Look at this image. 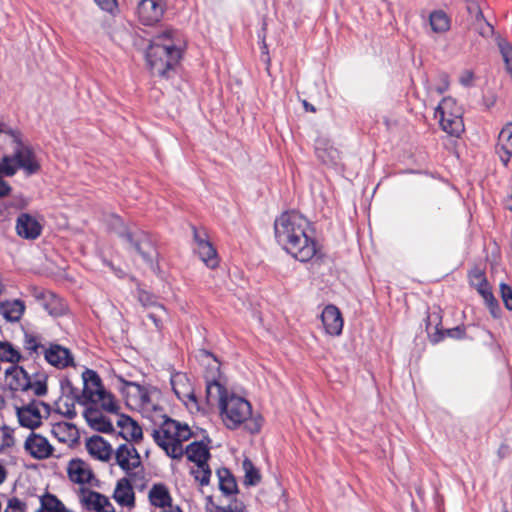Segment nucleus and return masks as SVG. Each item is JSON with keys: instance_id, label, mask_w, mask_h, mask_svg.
<instances>
[{"instance_id": "obj_14", "label": "nucleus", "mask_w": 512, "mask_h": 512, "mask_svg": "<svg viewBox=\"0 0 512 512\" xmlns=\"http://www.w3.org/2000/svg\"><path fill=\"white\" fill-rule=\"evenodd\" d=\"M16 232L24 239L34 240L40 236L42 226L30 214L21 213L16 220Z\"/></svg>"}, {"instance_id": "obj_4", "label": "nucleus", "mask_w": 512, "mask_h": 512, "mask_svg": "<svg viewBox=\"0 0 512 512\" xmlns=\"http://www.w3.org/2000/svg\"><path fill=\"white\" fill-rule=\"evenodd\" d=\"M130 247L133 248L149 265L153 272L158 271V251L155 247L154 240L145 231L137 230L135 232L127 231L121 235Z\"/></svg>"}, {"instance_id": "obj_45", "label": "nucleus", "mask_w": 512, "mask_h": 512, "mask_svg": "<svg viewBox=\"0 0 512 512\" xmlns=\"http://www.w3.org/2000/svg\"><path fill=\"white\" fill-rule=\"evenodd\" d=\"M30 389H32L34 394L38 397L46 395L48 392L47 376L46 375H38L34 381L31 380V388Z\"/></svg>"}, {"instance_id": "obj_48", "label": "nucleus", "mask_w": 512, "mask_h": 512, "mask_svg": "<svg viewBox=\"0 0 512 512\" xmlns=\"http://www.w3.org/2000/svg\"><path fill=\"white\" fill-rule=\"evenodd\" d=\"M126 385L132 387L135 390V395L139 398L143 405L150 403V395L147 388L136 382H126Z\"/></svg>"}, {"instance_id": "obj_24", "label": "nucleus", "mask_w": 512, "mask_h": 512, "mask_svg": "<svg viewBox=\"0 0 512 512\" xmlns=\"http://www.w3.org/2000/svg\"><path fill=\"white\" fill-rule=\"evenodd\" d=\"M497 148L503 152L500 159L507 166L512 156V123L506 124L500 131Z\"/></svg>"}, {"instance_id": "obj_1", "label": "nucleus", "mask_w": 512, "mask_h": 512, "mask_svg": "<svg viewBox=\"0 0 512 512\" xmlns=\"http://www.w3.org/2000/svg\"><path fill=\"white\" fill-rule=\"evenodd\" d=\"M308 225V220L294 210L283 212L274 221L277 243L301 262L311 260L318 253L315 239L306 233Z\"/></svg>"}, {"instance_id": "obj_60", "label": "nucleus", "mask_w": 512, "mask_h": 512, "mask_svg": "<svg viewBox=\"0 0 512 512\" xmlns=\"http://www.w3.org/2000/svg\"><path fill=\"white\" fill-rule=\"evenodd\" d=\"M468 11L470 14H475V17L477 20L479 19H484V16H483V13L479 7V5L475 2H472L469 6H468Z\"/></svg>"}, {"instance_id": "obj_38", "label": "nucleus", "mask_w": 512, "mask_h": 512, "mask_svg": "<svg viewBox=\"0 0 512 512\" xmlns=\"http://www.w3.org/2000/svg\"><path fill=\"white\" fill-rule=\"evenodd\" d=\"M138 300L144 307H153L155 310L165 313V308L158 303L157 297L146 290H138Z\"/></svg>"}, {"instance_id": "obj_33", "label": "nucleus", "mask_w": 512, "mask_h": 512, "mask_svg": "<svg viewBox=\"0 0 512 512\" xmlns=\"http://www.w3.org/2000/svg\"><path fill=\"white\" fill-rule=\"evenodd\" d=\"M52 435L60 442H67L74 438L77 434V429L74 424L67 422H60L53 425L51 430Z\"/></svg>"}, {"instance_id": "obj_3", "label": "nucleus", "mask_w": 512, "mask_h": 512, "mask_svg": "<svg viewBox=\"0 0 512 512\" xmlns=\"http://www.w3.org/2000/svg\"><path fill=\"white\" fill-rule=\"evenodd\" d=\"M220 410L227 428L236 429L239 425L246 423L245 427L250 433L260 431L261 423L258 420L247 422L252 415V407L246 399L236 395L227 396Z\"/></svg>"}, {"instance_id": "obj_12", "label": "nucleus", "mask_w": 512, "mask_h": 512, "mask_svg": "<svg viewBox=\"0 0 512 512\" xmlns=\"http://www.w3.org/2000/svg\"><path fill=\"white\" fill-rule=\"evenodd\" d=\"M470 282L471 285L476 287L478 293L483 297L492 315L496 316L495 311L499 310V304L492 293L491 287L487 282L484 273L478 270L473 272L470 276Z\"/></svg>"}, {"instance_id": "obj_31", "label": "nucleus", "mask_w": 512, "mask_h": 512, "mask_svg": "<svg viewBox=\"0 0 512 512\" xmlns=\"http://www.w3.org/2000/svg\"><path fill=\"white\" fill-rule=\"evenodd\" d=\"M40 504L36 512H70L55 495L50 493L40 497Z\"/></svg>"}, {"instance_id": "obj_46", "label": "nucleus", "mask_w": 512, "mask_h": 512, "mask_svg": "<svg viewBox=\"0 0 512 512\" xmlns=\"http://www.w3.org/2000/svg\"><path fill=\"white\" fill-rule=\"evenodd\" d=\"M194 478L196 481L200 483L201 486L208 485L211 477V469L208 465V462L205 463L201 468H197L196 471H192Z\"/></svg>"}, {"instance_id": "obj_41", "label": "nucleus", "mask_w": 512, "mask_h": 512, "mask_svg": "<svg viewBox=\"0 0 512 512\" xmlns=\"http://www.w3.org/2000/svg\"><path fill=\"white\" fill-rule=\"evenodd\" d=\"M24 348L29 353V355L33 354H39V350L42 349L43 351L44 346L41 344V338L37 335L25 333L24 336Z\"/></svg>"}, {"instance_id": "obj_53", "label": "nucleus", "mask_w": 512, "mask_h": 512, "mask_svg": "<svg viewBox=\"0 0 512 512\" xmlns=\"http://www.w3.org/2000/svg\"><path fill=\"white\" fill-rule=\"evenodd\" d=\"M191 436H192V432H191L190 428L186 424L182 425L180 423V430L178 431L176 441L183 443L184 441L189 440L191 438Z\"/></svg>"}, {"instance_id": "obj_9", "label": "nucleus", "mask_w": 512, "mask_h": 512, "mask_svg": "<svg viewBox=\"0 0 512 512\" xmlns=\"http://www.w3.org/2000/svg\"><path fill=\"white\" fill-rule=\"evenodd\" d=\"M24 449L31 457L38 460L47 459L52 456L54 448L42 435L31 432L26 438Z\"/></svg>"}, {"instance_id": "obj_57", "label": "nucleus", "mask_w": 512, "mask_h": 512, "mask_svg": "<svg viewBox=\"0 0 512 512\" xmlns=\"http://www.w3.org/2000/svg\"><path fill=\"white\" fill-rule=\"evenodd\" d=\"M439 78L441 83L435 88V90L438 94H443L448 90L449 87L448 75L446 73H441Z\"/></svg>"}, {"instance_id": "obj_43", "label": "nucleus", "mask_w": 512, "mask_h": 512, "mask_svg": "<svg viewBox=\"0 0 512 512\" xmlns=\"http://www.w3.org/2000/svg\"><path fill=\"white\" fill-rule=\"evenodd\" d=\"M89 425L91 428L101 433L109 434L114 432V427L111 421L103 415L98 418L89 419Z\"/></svg>"}, {"instance_id": "obj_59", "label": "nucleus", "mask_w": 512, "mask_h": 512, "mask_svg": "<svg viewBox=\"0 0 512 512\" xmlns=\"http://www.w3.org/2000/svg\"><path fill=\"white\" fill-rule=\"evenodd\" d=\"M83 415L88 423H89V419L91 420L93 418H98V417L102 416V414L98 411V409L93 408V407L86 408Z\"/></svg>"}, {"instance_id": "obj_29", "label": "nucleus", "mask_w": 512, "mask_h": 512, "mask_svg": "<svg viewBox=\"0 0 512 512\" xmlns=\"http://www.w3.org/2000/svg\"><path fill=\"white\" fill-rule=\"evenodd\" d=\"M183 380H187L183 375H176L171 379V385L175 395L179 400H181L185 404H187V401H192L196 403L197 399L193 389L188 388L186 390H183V388L180 387L185 386V384L181 383Z\"/></svg>"}, {"instance_id": "obj_47", "label": "nucleus", "mask_w": 512, "mask_h": 512, "mask_svg": "<svg viewBox=\"0 0 512 512\" xmlns=\"http://www.w3.org/2000/svg\"><path fill=\"white\" fill-rule=\"evenodd\" d=\"M1 431H2V443L0 445V451L3 452L7 448H10L14 445V443H15L14 437H13L14 430L7 425H3L1 428Z\"/></svg>"}, {"instance_id": "obj_30", "label": "nucleus", "mask_w": 512, "mask_h": 512, "mask_svg": "<svg viewBox=\"0 0 512 512\" xmlns=\"http://www.w3.org/2000/svg\"><path fill=\"white\" fill-rule=\"evenodd\" d=\"M24 309V303L20 300H14L13 302H6L0 305V313L8 321H18Z\"/></svg>"}, {"instance_id": "obj_51", "label": "nucleus", "mask_w": 512, "mask_h": 512, "mask_svg": "<svg viewBox=\"0 0 512 512\" xmlns=\"http://www.w3.org/2000/svg\"><path fill=\"white\" fill-rule=\"evenodd\" d=\"M465 335V329L461 326H457L454 328L449 329H443V338L445 336L454 338V339H461Z\"/></svg>"}, {"instance_id": "obj_55", "label": "nucleus", "mask_w": 512, "mask_h": 512, "mask_svg": "<svg viewBox=\"0 0 512 512\" xmlns=\"http://www.w3.org/2000/svg\"><path fill=\"white\" fill-rule=\"evenodd\" d=\"M165 313H161L158 310H155L154 312L148 313V318L154 323L157 330L162 329V315H165Z\"/></svg>"}, {"instance_id": "obj_25", "label": "nucleus", "mask_w": 512, "mask_h": 512, "mask_svg": "<svg viewBox=\"0 0 512 512\" xmlns=\"http://www.w3.org/2000/svg\"><path fill=\"white\" fill-rule=\"evenodd\" d=\"M148 498L151 505L159 508H166L172 502L168 488L162 483L154 484L151 487Z\"/></svg>"}, {"instance_id": "obj_5", "label": "nucleus", "mask_w": 512, "mask_h": 512, "mask_svg": "<svg viewBox=\"0 0 512 512\" xmlns=\"http://www.w3.org/2000/svg\"><path fill=\"white\" fill-rule=\"evenodd\" d=\"M11 137L16 144L12 158L17 170L22 169L27 176L37 174L41 170V165L32 147L23 143L19 131H11Z\"/></svg>"}, {"instance_id": "obj_28", "label": "nucleus", "mask_w": 512, "mask_h": 512, "mask_svg": "<svg viewBox=\"0 0 512 512\" xmlns=\"http://www.w3.org/2000/svg\"><path fill=\"white\" fill-rule=\"evenodd\" d=\"M219 478V489L225 495H233L238 492V487L235 478L227 468L217 470Z\"/></svg>"}, {"instance_id": "obj_50", "label": "nucleus", "mask_w": 512, "mask_h": 512, "mask_svg": "<svg viewBox=\"0 0 512 512\" xmlns=\"http://www.w3.org/2000/svg\"><path fill=\"white\" fill-rule=\"evenodd\" d=\"M26 503L17 497L10 498L4 512H26Z\"/></svg>"}, {"instance_id": "obj_19", "label": "nucleus", "mask_w": 512, "mask_h": 512, "mask_svg": "<svg viewBox=\"0 0 512 512\" xmlns=\"http://www.w3.org/2000/svg\"><path fill=\"white\" fill-rule=\"evenodd\" d=\"M179 430L180 422L165 416L160 427L153 430L152 437L156 444L162 441H173L176 440Z\"/></svg>"}, {"instance_id": "obj_49", "label": "nucleus", "mask_w": 512, "mask_h": 512, "mask_svg": "<svg viewBox=\"0 0 512 512\" xmlns=\"http://www.w3.org/2000/svg\"><path fill=\"white\" fill-rule=\"evenodd\" d=\"M500 295L505 307L508 310H512V288L506 283L500 284Z\"/></svg>"}, {"instance_id": "obj_62", "label": "nucleus", "mask_w": 512, "mask_h": 512, "mask_svg": "<svg viewBox=\"0 0 512 512\" xmlns=\"http://www.w3.org/2000/svg\"><path fill=\"white\" fill-rule=\"evenodd\" d=\"M192 228H193V237H194V240H195V242L197 244V248L200 247L201 242H209L206 239V233L205 232H203V233L199 232L196 229V227H194V226Z\"/></svg>"}, {"instance_id": "obj_42", "label": "nucleus", "mask_w": 512, "mask_h": 512, "mask_svg": "<svg viewBox=\"0 0 512 512\" xmlns=\"http://www.w3.org/2000/svg\"><path fill=\"white\" fill-rule=\"evenodd\" d=\"M117 464L120 466V468L126 472L131 470L130 465V453H129V446L126 444L120 445L115 453Z\"/></svg>"}, {"instance_id": "obj_23", "label": "nucleus", "mask_w": 512, "mask_h": 512, "mask_svg": "<svg viewBox=\"0 0 512 512\" xmlns=\"http://www.w3.org/2000/svg\"><path fill=\"white\" fill-rule=\"evenodd\" d=\"M185 454L189 461L197 465V468L205 465L211 457L208 447L200 441L190 443L185 449Z\"/></svg>"}, {"instance_id": "obj_39", "label": "nucleus", "mask_w": 512, "mask_h": 512, "mask_svg": "<svg viewBox=\"0 0 512 512\" xmlns=\"http://www.w3.org/2000/svg\"><path fill=\"white\" fill-rule=\"evenodd\" d=\"M243 468L245 470L244 483L250 486L257 485L261 480V476L259 471L253 465L252 461L246 458L243 461Z\"/></svg>"}, {"instance_id": "obj_64", "label": "nucleus", "mask_w": 512, "mask_h": 512, "mask_svg": "<svg viewBox=\"0 0 512 512\" xmlns=\"http://www.w3.org/2000/svg\"><path fill=\"white\" fill-rule=\"evenodd\" d=\"M11 203H5L0 200V221H5L9 217L8 208L11 206Z\"/></svg>"}, {"instance_id": "obj_2", "label": "nucleus", "mask_w": 512, "mask_h": 512, "mask_svg": "<svg viewBox=\"0 0 512 512\" xmlns=\"http://www.w3.org/2000/svg\"><path fill=\"white\" fill-rule=\"evenodd\" d=\"M178 31L167 28L153 37L146 50V61L151 72L162 78H169L181 58Z\"/></svg>"}, {"instance_id": "obj_11", "label": "nucleus", "mask_w": 512, "mask_h": 512, "mask_svg": "<svg viewBox=\"0 0 512 512\" xmlns=\"http://www.w3.org/2000/svg\"><path fill=\"white\" fill-rule=\"evenodd\" d=\"M81 503L89 511L95 512H115V508L109 498L97 491L82 489Z\"/></svg>"}, {"instance_id": "obj_34", "label": "nucleus", "mask_w": 512, "mask_h": 512, "mask_svg": "<svg viewBox=\"0 0 512 512\" xmlns=\"http://www.w3.org/2000/svg\"><path fill=\"white\" fill-rule=\"evenodd\" d=\"M430 26L436 33H443L450 28V19L442 10L433 11L429 17Z\"/></svg>"}, {"instance_id": "obj_32", "label": "nucleus", "mask_w": 512, "mask_h": 512, "mask_svg": "<svg viewBox=\"0 0 512 512\" xmlns=\"http://www.w3.org/2000/svg\"><path fill=\"white\" fill-rule=\"evenodd\" d=\"M197 251L200 259L207 267L214 269L218 266L217 251L210 242H201Z\"/></svg>"}, {"instance_id": "obj_15", "label": "nucleus", "mask_w": 512, "mask_h": 512, "mask_svg": "<svg viewBox=\"0 0 512 512\" xmlns=\"http://www.w3.org/2000/svg\"><path fill=\"white\" fill-rule=\"evenodd\" d=\"M44 355L49 364L59 369L74 365L70 350L59 344H52L48 349L44 350Z\"/></svg>"}, {"instance_id": "obj_61", "label": "nucleus", "mask_w": 512, "mask_h": 512, "mask_svg": "<svg viewBox=\"0 0 512 512\" xmlns=\"http://www.w3.org/2000/svg\"><path fill=\"white\" fill-rule=\"evenodd\" d=\"M65 407H66V411L63 412L62 414L67 418V419H73L76 417L77 413H76V410H75V405H74V402H71V403H65Z\"/></svg>"}, {"instance_id": "obj_20", "label": "nucleus", "mask_w": 512, "mask_h": 512, "mask_svg": "<svg viewBox=\"0 0 512 512\" xmlns=\"http://www.w3.org/2000/svg\"><path fill=\"white\" fill-rule=\"evenodd\" d=\"M113 498L121 506L133 508L135 506V493L129 479L121 478L116 484Z\"/></svg>"}, {"instance_id": "obj_17", "label": "nucleus", "mask_w": 512, "mask_h": 512, "mask_svg": "<svg viewBox=\"0 0 512 512\" xmlns=\"http://www.w3.org/2000/svg\"><path fill=\"white\" fill-rule=\"evenodd\" d=\"M35 298L41 301V305L51 316H62L66 312L67 307L63 300L52 292H36Z\"/></svg>"}, {"instance_id": "obj_36", "label": "nucleus", "mask_w": 512, "mask_h": 512, "mask_svg": "<svg viewBox=\"0 0 512 512\" xmlns=\"http://www.w3.org/2000/svg\"><path fill=\"white\" fill-rule=\"evenodd\" d=\"M100 403L101 404V407L103 410L109 412V413H118V410H119V406L118 404L115 402V398L114 396L107 392L106 390H104L103 392H101L99 395H97L95 397V402L94 403Z\"/></svg>"}, {"instance_id": "obj_13", "label": "nucleus", "mask_w": 512, "mask_h": 512, "mask_svg": "<svg viewBox=\"0 0 512 512\" xmlns=\"http://www.w3.org/2000/svg\"><path fill=\"white\" fill-rule=\"evenodd\" d=\"M6 378L10 379L8 387L11 391H28L31 388V377L21 366L12 365L5 370Z\"/></svg>"}, {"instance_id": "obj_16", "label": "nucleus", "mask_w": 512, "mask_h": 512, "mask_svg": "<svg viewBox=\"0 0 512 512\" xmlns=\"http://www.w3.org/2000/svg\"><path fill=\"white\" fill-rule=\"evenodd\" d=\"M321 320L326 333L340 335L343 328V319L340 310L334 305H327L321 314Z\"/></svg>"}, {"instance_id": "obj_8", "label": "nucleus", "mask_w": 512, "mask_h": 512, "mask_svg": "<svg viewBox=\"0 0 512 512\" xmlns=\"http://www.w3.org/2000/svg\"><path fill=\"white\" fill-rule=\"evenodd\" d=\"M163 0H141L137 6L139 20L144 25H153L161 20L165 11Z\"/></svg>"}, {"instance_id": "obj_58", "label": "nucleus", "mask_w": 512, "mask_h": 512, "mask_svg": "<svg viewBox=\"0 0 512 512\" xmlns=\"http://www.w3.org/2000/svg\"><path fill=\"white\" fill-rule=\"evenodd\" d=\"M499 48H500V52L503 57V60L512 59V47L509 43L500 42Z\"/></svg>"}, {"instance_id": "obj_26", "label": "nucleus", "mask_w": 512, "mask_h": 512, "mask_svg": "<svg viewBox=\"0 0 512 512\" xmlns=\"http://www.w3.org/2000/svg\"><path fill=\"white\" fill-rule=\"evenodd\" d=\"M227 396L226 388L217 380L207 381L206 400L209 405L218 404L220 408Z\"/></svg>"}, {"instance_id": "obj_18", "label": "nucleus", "mask_w": 512, "mask_h": 512, "mask_svg": "<svg viewBox=\"0 0 512 512\" xmlns=\"http://www.w3.org/2000/svg\"><path fill=\"white\" fill-rule=\"evenodd\" d=\"M86 448L91 456L101 461H108L113 452L111 445L99 435L88 438Z\"/></svg>"}, {"instance_id": "obj_22", "label": "nucleus", "mask_w": 512, "mask_h": 512, "mask_svg": "<svg viewBox=\"0 0 512 512\" xmlns=\"http://www.w3.org/2000/svg\"><path fill=\"white\" fill-rule=\"evenodd\" d=\"M68 476L70 480L77 484L89 483L93 477L92 471L86 463L80 459H73L68 466Z\"/></svg>"}, {"instance_id": "obj_27", "label": "nucleus", "mask_w": 512, "mask_h": 512, "mask_svg": "<svg viewBox=\"0 0 512 512\" xmlns=\"http://www.w3.org/2000/svg\"><path fill=\"white\" fill-rule=\"evenodd\" d=\"M442 316L439 311L428 313L426 319V329L429 334L430 341L434 344L443 340V329L440 327Z\"/></svg>"}, {"instance_id": "obj_21", "label": "nucleus", "mask_w": 512, "mask_h": 512, "mask_svg": "<svg viewBox=\"0 0 512 512\" xmlns=\"http://www.w3.org/2000/svg\"><path fill=\"white\" fill-rule=\"evenodd\" d=\"M118 427L122 429L118 433L119 436L126 440H132L135 442H138L143 437L142 428L139 426V424L130 416L121 414L118 421H117Z\"/></svg>"}, {"instance_id": "obj_52", "label": "nucleus", "mask_w": 512, "mask_h": 512, "mask_svg": "<svg viewBox=\"0 0 512 512\" xmlns=\"http://www.w3.org/2000/svg\"><path fill=\"white\" fill-rule=\"evenodd\" d=\"M96 4L106 12L112 13L117 8L116 0H94Z\"/></svg>"}, {"instance_id": "obj_6", "label": "nucleus", "mask_w": 512, "mask_h": 512, "mask_svg": "<svg viewBox=\"0 0 512 512\" xmlns=\"http://www.w3.org/2000/svg\"><path fill=\"white\" fill-rule=\"evenodd\" d=\"M82 378L84 387L81 395L78 394L77 389L72 386L69 380L62 382V389H65L66 385L74 400L82 405H86L88 402H95V397L105 389L100 376L94 370L86 369L82 373Z\"/></svg>"}, {"instance_id": "obj_10", "label": "nucleus", "mask_w": 512, "mask_h": 512, "mask_svg": "<svg viewBox=\"0 0 512 512\" xmlns=\"http://www.w3.org/2000/svg\"><path fill=\"white\" fill-rule=\"evenodd\" d=\"M16 414L22 427L34 430L42 425V416L35 399H32L27 405L17 407Z\"/></svg>"}, {"instance_id": "obj_63", "label": "nucleus", "mask_w": 512, "mask_h": 512, "mask_svg": "<svg viewBox=\"0 0 512 512\" xmlns=\"http://www.w3.org/2000/svg\"><path fill=\"white\" fill-rule=\"evenodd\" d=\"M229 512H247L244 504L238 500H234L230 505H228Z\"/></svg>"}, {"instance_id": "obj_7", "label": "nucleus", "mask_w": 512, "mask_h": 512, "mask_svg": "<svg viewBox=\"0 0 512 512\" xmlns=\"http://www.w3.org/2000/svg\"><path fill=\"white\" fill-rule=\"evenodd\" d=\"M452 103V99L444 98L436 109V117H439V123L443 131L451 136H459L464 131L462 117L459 114L447 112V107Z\"/></svg>"}, {"instance_id": "obj_37", "label": "nucleus", "mask_w": 512, "mask_h": 512, "mask_svg": "<svg viewBox=\"0 0 512 512\" xmlns=\"http://www.w3.org/2000/svg\"><path fill=\"white\" fill-rule=\"evenodd\" d=\"M157 445L172 459H181L185 454V450L182 448V443L176 440L162 441V443L159 442Z\"/></svg>"}, {"instance_id": "obj_54", "label": "nucleus", "mask_w": 512, "mask_h": 512, "mask_svg": "<svg viewBox=\"0 0 512 512\" xmlns=\"http://www.w3.org/2000/svg\"><path fill=\"white\" fill-rule=\"evenodd\" d=\"M100 26L96 29V33H103L111 37V18L105 17V19L99 20Z\"/></svg>"}, {"instance_id": "obj_56", "label": "nucleus", "mask_w": 512, "mask_h": 512, "mask_svg": "<svg viewBox=\"0 0 512 512\" xmlns=\"http://www.w3.org/2000/svg\"><path fill=\"white\" fill-rule=\"evenodd\" d=\"M129 453H130V465H131V470H132V469H135L138 466H140V464H141L140 455H139L138 451L136 450V448L133 446L129 447Z\"/></svg>"}, {"instance_id": "obj_44", "label": "nucleus", "mask_w": 512, "mask_h": 512, "mask_svg": "<svg viewBox=\"0 0 512 512\" xmlns=\"http://www.w3.org/2000/svg\"><path fill=\"white\" fill-rule=\"evenodd\" d=\"M17 172V166L14 163L12 155H5L0 161V177H12Z\"/></svg>"}, {"instance_id": "obj_40", "label": "nucleus", "mask_w": 512, "mask_h": 512, "mask_svg": "<svg viewBox=\"0 0 512 512\" xmlns=\"http://www.w3.org/2000/svg\"><path fill=\"white\" fill-rule=\"evenodd\" d=\"M317 157L326 165H336L340 159L337 149L330 147L325 149H316Z\"/></svg>"}, {"instance_id": "obj_35", "label": "nucleus", "mask_w": 512, "mask_h": 512, "mask_svg": "<svg viewBox=\"0 0 512 512\" xmlns=\"http://www.w3.org/2000/svg\"><path fill=\"white\" fill-rule=\"evenodd\" d=\"M21 359L20 352L11 343L0 341V362H10L16 365Z\"/></svg>"}]
</instances>
